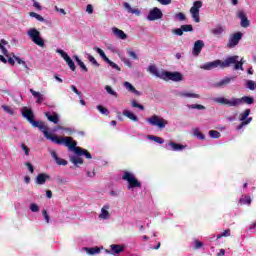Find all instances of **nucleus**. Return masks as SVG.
<instances>
[{"label":"nucleus","mask_w":256,"mask_h":256,"mask_svg":"<svg viewBox=\"0 0 256 256\" xmlns=\"http://www.w3.org/2000/svg\"><path fill=\"white\" fill-rule=\"evenodd\" d=\"M146 121L151 125V127H157L158 129H165V127L169 125V122L159 115H152L147 118Z\"/></svg>","instance_id":"obj_6"},{"label":"nucleus","mask_w":256,"mask_h":256,"mask_svg":"<svg viewBox=\"0 0 256 256\" xmlns=\"http://www.w3.org/2000/svg\"><path fill=\"white\" fill-rule=\"evenodd\" d=\"M30 93L33 95L34 99H36V103L38 105H41V103L45 101V98H43V94H41L40 92L30 89Z\"/></svg>","instance_id":"obj_25"},{"label":"nucleus","mask_w":256,"mask_h":256,"mask_svg":"<svg viewBox=\"0 0 256 256\" xmlns=\"http://www.w3.org/2000/svg\"><path fill=\"white\" fill-rule=\"evenodd\" d=\"M146 19L148 21H159V19H163V12L161 9L154 7L149 11Z\"/></svg>","instance_id":"obj_12"},{"label":"nucleus","mask_w":256,"mask_h":256,"mask_svg":"<svg viewBox=\"0 0 256 256\" xmlns=\"http://www.w3.org/2000/svg\"><path fill=\"white\" fill-rule=\"evenodd\" d=\"M13 59L18 63V65H23L24 68H26L27 71H29V66L27 65V62L13 54Z\"/></svg>","instance_id":"obj_38"},{"label":"nucleus","mask_w":256,"mask_h":256,"mask_svg":"<svg viewBox=\"0 0 256 256\" xmlns=\"http://www.w3.org/2000/svg\"><path fill=\"white\" fill-rule=\"evenodd\" d=\"M179 97H184L186 99H200L201 96L199 94L187 92V91H182L178 93Z\"/></svg>","instance_id":"obj_23"},{"label":"nucleus","mask_w":256,"mask_h":256,"mask_svg":"<svg viewBox=\"0 0 256 256\" xmlns=\"http://www.w3.org/2000/svg\"><path fill=\"white\" fill-rule=\"evenodd\" d=\"M221 237H231V230H230V229L224 230L223 233L218 234V235L216 236V239H221Z\"/></svg>","instance_id":"obj_49"},{"label":"nucleus","mask_w":256,"mask_h":256,"mask_svg":"<svg viewBox=\"0 0 256 256\" xmlns=\"http://www.w3.org/2000/svg\"><path fill=\"white\" fill-rule=\"evenodd\" d=\"M185 147L187 146L182 144H177L173 141H170L164 145V149H166V151H183Z\"/></svg>","instance_id":"obj_14"},{"label":"nucleus","mask_w":256,"mask_h":256,"mask_svg":"<svg viewBox=\"0 0 256 256\" xmlns=\"http://www.w3.org/2000/svg\"><path fill=\"white\" fill-rule=\"evenodd\" d=\"M201 7H203V2L195 1L193 3V6L190 8V13L195 23H199L201 21V18L199 16V9H201Z\"/></svg>","instance_id":"obj_9"},{"label":"nucleus","mask_w":256,"mask_h":256,"mask_svg":"<svg viewBox=\"0 0 256 256\" xmlns=\"http://www.w3.org/2000/svg\"><path fill=\"white\" fill-rule=\"evenodd\" d=\"M131 107H133V109H139L140 111H145V106H143L142 104H139L137 100L131 101Z\"/></svg>","instance_id":"obj_40"},{"label":"nucleus","mask_w":256,"mask_h":256,"mask_svg":"<svg viewBox=\"0 0 256 256\" xmlns=\"http://www.w3.org/2000/svg\"><path fill=\"white\" fill-rule=\"evenodd\" d=\"M86 12L89 13V15H93V5L88 4L86 7Z\"/></svg>","instance_id":"obj_64"},{"label":"nucleus","mask_w":256,"mask_h":256,"mask_svg":"<svg viewBox=\"0 0 256 256\" xmlns=\"http://www.w3.org/2000/svg\"><path fill=\"white\" fill-rule=\"evenodd\" d=\"M32 2H33V7H35L37 11H43V7L41 6V4H39V2H37L36 0H32Z\"/></svg>","instance_id":"obj_57"},{"label":"nucleus","mask_w":256,"mask_h":256,"mask_svg":"<svg viewBox=\"0 0 256 256\" xmlns=\"http://www.w3.org/2000/svg\"><path fill=\"white\" fill-rule=\"evenodd\" d=\"M73 59L76 61L77 65H79V67L82 69V71H84L85 73H87V71H89V69L87 68V66L85 65V63H83V61H81L79 59V56L74 55Z\"/></svg>","instance_id":"obj_32"},{"label":"nucleus","mask_w":256,"mask_h":256,"mask_svg":"<svg viewBox=\"0 0 256 256\" xmlns=\"http://www.w3.org/2000/svg\"><path fill=\"white\" fill-rule=\"evenodd\" d=\"M85 58L89 60V62L94 66V67H99V62L91 55L90 53L85 52Z\"/></svg>","instance_id":"obj_34"},{"label":"nucleus","mask_w":256,"mask_h":256,"mask_svg":"<svg viewBox=\"0 0 256 256\" xmlns=\"http://www.w3.org/2000/svg\"><path fill=\"white\" fill-rule=\"evenodd\" d=\"M110 247L111 248L109 250H106V253L109 255L119 256L125 251V248L119 244H112Z\"/></svg>","instance_id":"obj_15"},{"label":"nucleus","mask_w":256,"mask_h":256,"mask_svg":"<svg viewBox=\"0 0 256 256\" xmlns=\"http://www.w3.org/2000/svg\"><path fill=\"white\" fill-rule=\"evenodd\" d=\"M6 46H7V47H11V46L9 45V42H7V40L2 39V40L0 41V51H1L2 54L5 55V57H9V51L5 48Z\"/></svg>","instance_id":"obj_26"},{"label":"nucleus","mask_w":256,"mask_h":256,"mask_svg":"<svg viewBox=\"0 0 256 256\" xmlns=\"http://www.w3.org/2000/svg\"><path fill=\"white\" fill-rule=\"evenodd\" d=\"M122 179L128 182V189H135V187H141V182L135 178L131 172H124Z\"/></svg>","instance_id":"obj_7"},{"label":"nucleus","mask_w":256,"mask_h":256,"mask_svg":"<svg viewBox=\"0 0 256 256\" xmlns=\"http://www.w3.org/2000/svg\"><path fill=\"white\" fill-rule=\"evenodd\" d=\"M243 39V33L241 32H236L232 34L228 40L227 47L229 49H233L234 47H237L239 45V41Z\"/></svg>","instance_id":"obj_11"},{"label":"nucleus","mask_w":256,"mask_h":256,"mask_svg":"<svg viewBox=\"0 0 256 256\" xmlns=\"http://www.w3.org/2000/svg\"><path fill=\"white\" fill-rule=\"evenodd\" d=\"M29 209L32 211V213H39V205L36 203L30 204Z\"/></svg>","instance_id":"obj_52"},{"label":"nucleus","mask_w":256,"mask_h":256,"mask_svg":"<svg viewBox=\"0 0 256 256\" xmlns=\"http://www.w3.org/2000/svg\"><path fill=\"white\" fill-rule=\"evenodd\" d=\"M122 115L130 119V121H134L135 123L139 121V117H137V115H135V113L131 112L130 110H123Z\"/></svg>","instance_id":"obj_28"},{"label":"nucleus","mask_w":256,"mask_h":256,"mask_svg":"<svg viewBox=\"0 0 256 256\" xmlns=\"http://www.w3.org/2000/svg\"><path fill=\"white\" fill-rule=\"evenodd\" d=\"M172 33L178 37H181L183 36V28L180 26V28L173 29Z\"/></svg>","instance_id":"obj_53"},{"label":"nucleus","mask_w":256,"mask_h":256,"mask_svg":"<svg viewBox=\"0 0 256 256\" xmlns=\"http://www.w3.org/2000/svg\"><path fill=\"white\" fill-rule=\"evenodd\" d=\"M25 165L30 173H35V168L33 167V164H31V162H26Z\"/></svg>","instance_id":"obj_59"},{"label":"nucleus","mask_w":256,"mask_h":256,"mask_svg":"<svg viewBox=\"0 0 256 256\" xmlns=\"http://www.w3.org/2000/svg\"><path fill=\"white\" fill-rule=\"evenodd\" d=\"M2 109H4V111H6V113H9V115H14L15 114L13 109L9 108V106H2Z\"/></svg>","instance_id":"obj_63"},{"label":"nucleus","mask_w":256,"mask_h":256,"mask_svg":"<svg viewBox=\"0 0 256 256\" xmlns=\"http://www.w3.org/2000/svg\"><path fill=\"white\" fill-rule=\"evenodd\" d=\"M147 71L151 75L158 77V79H163V75L165 74V71L159 72V69H157V66L155 64L148 66Z\"/></svg>","instance_id":"obj_17"},{"label":"nucleus","mask_w":256,"mask_h":256,"mask_svg":"<svg viewBox=\"0 0 256 256\" xmlns=\"http://www.w3.org/2000/svg\"><path fill=\"white\" fill-rule=\"evenodd\" d=\"M209 135L212 139H219L221 137V133L217 130H210Z\"/></svg>","instance_id":"obj_46"},{"label":"nucleus","mask_w":256,"mask_h":256,"mask_svg":"<svg viewBox=\"0 0 256 256\" xmlns=\"http://www.w3.org/2000/svg\"><path fill=\"white\" fill-rule=\"evenodd\" d=\"M123 7L126 9L127 13H131V15H136L137 17L141 15V10H139V8L131 7V4H129V2H124Z\"/></svg>","instance_id":"obj_18"},{"label":"nucleus","mask_w":256,"mask_h":256,"mask_svg":"<svg viewBox=\"0 0 256 256\" xmlns=\"http://www.w3.org/2000/svg\"><path fill=\"white\" fill-rule=\"evenodd\" d=\"M187 109H197L198 111H205V106L201 104H187Z\"/></svg>","instance_id":"obj_37"},{"label":"nucleus","mask_w":256,"mask_h":256,"mask_svg":"<svg viewBox=\"0 0 256 256\" xmlns=\"http://www.w3.org/2000/svg\"><path fill=\"white\" fill-rule=\"evenodd\" d=\"M47 179H51V176L45 173H40L36 177V184L37 185H45L47 183Z\"/></svg>","instance_id":"obj_21"},{"label":"nucleus","mask_w":256,"mask_h":256,"mask_svg":"<svg viewBox=\"0 0 256 256\" xmlns=\"http://www.w3.org/2000/svg\"><path fill=\"white\" fill-rule=\"evenodd\" d=\"M201 247H203V242H201L199 240H195L194 241V249H201Z\"/></svg>","instance_id":"obj_62"},{"label":"nucleus","mask_w":256,"mask_h":256,"mask_svg":"<svg viewBox=\"0 0 256 256\" xmlns=\"http://www.w3.org/2000/svg\"><path fill=\"white\" fill-rule=\"evenodd\" d=\"M71 163L75 165V167H78L79 165H83V158H81L79 155L71 156L70 157Z\"/></svg>","instance_id":"obj_31"},{"label":"nucleus","mask_w":256,"mask_h":256,"mask_svg":"<svg viewBox=\"0 0 256 256\" xmlns=\"http://www.w3.org/2000/svg\"><path fill=\"white\" fill-rule=\"evenodd\" d=\"M123 86L130 93H134V95H141V92H139V90L135 89V86L133 84H131L130 82H124Z\"/></svg>","instance_id":"obj_30"},{"label":"nucleus","mask_w":256,"mask_h":256,"mask_svg":"<svg viewBox=\"0 0 256 256\" xmlns=\"http://www.w3.org/2000/svg\"><path fill=\"white\" fill-rule=\"evenodd\" d=\"M94 51H96V53H98V55H100V57H102V59H104V61H106V63H108V65H110L112 69H116V71H121V67H119V65L107 58V55L105 54L103 49L99 47H94Z\"/></svg>","instance_id":"obj_10"},{"label":"nucleus","mask_w":256,"mask_h":256,"mask_svg":"<svg viewBox=\"0 0 256 256\" xmlns=\"http://www.w3.org/2000/svg\"><path fill=\"white\" fill-rule=\"evenodd\" d=\"M246 89H249L250 91H255L256 89V83L253 80H246Z\"/></svg>","instance_id":"obj_41"},{"label":"nucleus","mask_w":256,"mask_h":256,"mask_svg":"<svg viewBox=\"0 0 256 256\" xmlns=\"http://www.w3.org/2000/svg\"><path fill=\"white\" fill-rule=\"evenodd\" d=\"M21 148H22V150L24 151L25 155H26L27 157H29V152L31 151V150L29 149V147H27V145H25V144H21Z\"/></svg>","instance_id":"obj_61"},{"label":"nucleus","mask_w":256,"mask_h":256,"mask_svg":"<svg viewBox=\"0 0 256 256\" xmlns=\"http://www.w3.org/2000/svg\"><path fill=\"white\" fill-rule=\"evenodd\" d=\"M249 115H251V109H246L244 112L240 113L239 121L245 122L249 119Z\"/></svg>","instance_id":"obj_36"},{"label":"nucleus","mask_w":256,"mask_h":256,"mask_svg":"<svg viewBox=\"0 0 256 256\" xmlns=\"http://www.w3.org/2000/svg\"><path fill=\"white\" fill-rule=\"evenodd\" d=\"M70 87H71L72 91H73L76 95H78V97H79L80 99L83 97V94L77 89V87H76L75 85H71Z\"/></svg>","instance_id":"obj_54"},{"label":"nucleus","mask_w":256,"mask_h":256,"mask_svg":"<svg viewBox=\"0 0 256 256\" xmlns=\"http://www.w3.org/2000/svg\"><path fill=\"white\" fill-rule=\"evenodd\" d=\"M50 155L56 161L57 165H63V166L67 165V160L63 158H59V156L57 155V152L51 151Z\"/></svg>","instance_id":"obj_27"},{"label":"nucleus","mask_w":256,"mask_h":256,"mask_svg":"<svg viewBox=\"0 0 256 256\" xmlns=\"http://www.w3.org/2000/svg\"><path fill=\"white\" fill-rule=\"evenodd\" d=\"M105 91L108 93V95H112V97H118L117 92L109 85L105 86Z\"/></svg>","instance_id":"obj_42"},{"label":"nucleus","mask_w":256,"mask_h":256,"mask_svg":"<svg viewBox=\"0 0 256 256\" xmlns=\"http://www.w3.org/2000/svg\"><path fill=\"white\" fill-rule=\"evenodd\" d=\"M162 77L163 81H174L175 83H179V81L183 79V74L180 72L164 71V75Z\"/></svg>","instance_id":"obj_8"},{"label":"nucleus","mask_w":256,"mask_h":256,"mask_svg":"<svg viewBox=\"0 0 256 256\" xmlns=\"http://www.w3.org/2000/svg\"><path fill=\"white\" fill-rule=\"evenodd\" d=\"M225 29L222 28V26H217L216 28L211 30L212 35H221Z\"/></svg>","instance_id":"obj_43"},{"label":"nucleus","mask_w":256,"mask_h":256,"mask_svg":"<svg viewBox=\"0 0 256 256\" xmlns=\"http://www.w3.org/2000/svg\"><path fill=\"white\" fill-rule=\"evenodd\" d=\"M20 113L24 119H26L32 127H36L43 133L44 137L47 138L49 141H55L57 139V136L51 135L49 133V127L45 125V122L43 121H36L35 120V113L33 112V109L24 106L21 108Z\"/></svg>","instance_id":"obj_2"},{"label":"nucleus","mask_w":256,"mask_h":256,"mask_svg":"<svg viewBox=\"0 0 256 256\" xmlns=\"http://www.w3.org/2000/svg\"><path fill=\"white\" fill-rule=\"evenodd\" d=\"M56 143V145H65V147H68L70 151H73L75 155H78V157H85L86 159H93V156L89 151L77 147V142L73 140L72 137H59L56 136V139L52 142Z\"/></svg>","instance_id":"obj_3"},{"label":"nucleus","mask_w":256,"mask_h":256,"mask_svg":"<svg viewBox=\"0 0 256 256\" xmlns=\"http://www.w3.org/2000/svg\"><path fill=\"white\" fill-rule=\"evenodd\" d=\"M243 59L239 61V56H228L226 59L223 60H214L212 62H207L205 64H202L200 66V69H203L204 71H212V69H217L219 67L220 69H227V67H231L234 65V71H243Z\"/></svg>","instance_id":"obj_1"},{"label":"nucleus","mask_w":256,"mask_h":256,"mask_svg":"<svg viewBox=\"0 0 256 256\" xmlns=\"http://www.w3.org/2000/svg\"><path fill=\"white\" fill-rule=\"evenodd\" d=\"M181 27H182L183 33H189L193 31V26L191 24H185V25H182Z\"/></svg>","instance_id":"obj_50"},{"label":"nucleus","mask_w":256,"mask_h":256,"mask_svg":"<svg viewBox=\"0 0 256 256\" xmlns=\"http://www.w3.org/2000/svg\"><path fill=\"white\" fill-rule=\"evenodd\" d=\"M42 215H43L46 223H50L51 219L49 217V214L47 213V210H42Z\"/></svg>","instance_id":"obj_60"},{"label":"nucleus","mask_w":256,"mask_h":256,"mask_svg":"<svg viewBox=\"0 0 256 256\" xmlns=\"http://www.w3.org/2000/svg\"><path fill=\"white\" fill-rule=\"evenodd\" d=\"M84 251L88 253V255H97L101 253V248L92 247V248H84Z\"/></svg>","instance_id":"obj_35"},{"label":"nucleus","mask_w":256,"mask_h":256,"mask_svg":"<svg viewBox=\"0 0 256 256\" xmlns=\"http://www.w3.org/2000/svg\"><path fill=\"white\" fill-rule=\"evenodd\" d=\"M127 55H129V57H131L132 59H139V57L137 56V53H135V51L133 50H127Z\"/></svg>","instance_id":"obj_55"},{"label":"nucleus","mask_w":256,"mask_h":256,"mask_svg":"<svg viewBox=\"0 0 256 256\" xmlns=\"http://www.w3.org/2000/svg\"><path fill=\"white\" fill-rule=\"evenodd\" d=\"M203 47H205V42H203V40H197L194 43L192 55H194V57H199V55H201V51H203Z\"/></svg>","instance_id":"obj_16"},{"label":"nucleus","mask_w":256,"mask_h":256,"mask_svg":"<svg viewBox=\"0 0 256 256\" xmlns=\"http://www.w3.org/2000/svg\"><path fill=\"white\" fill-rule=\"evenodd\" d=\"M29 39L38 47H45V40L41 37V32L37 28H30L27 31Z\"/></svg>","instance_id":"obj_5"},{"label":"nucleus","mask_w":256,"mask_h":256,"mask_svg":"<svg viewBox=\"0 0 256 256\" xmlns=\"http://www.w3.org/2000/svg\"><path fill=\"white\" fill-rule=\"evenodd\" d=\"M186 19L187 17H185V14H183V12H179L174 15L175 21H185Z\"/></svg>","instance_id":"obj_45"},{"label":"nucleus","mask_w":256,"mask_h":256,"mask_svg":"<svg viewBox=\"0 0 256 256\" xmlns=\"http://www.w3.org/2000/svg\"><path fill=\"white\" fill-rule=\"evenodd\" d=\"M238 18L241 20L240 22L241 27H244L246 29L247 27H249V25H251V23L249 22V19H247V15L245 14V12L243 11L238 12Z\"/></svg>","instance_id":"obj_19"},{"label":"nucleus","mask_w":256,"mask_h":256,"mask_svg":"<svg viewBox=\"0 0 256 256\" xmlns=\"http://www.w3.org/2000/svg\"><path fill=\"white\" fill-rule=\"evenodd\" d=\"M214 103H219L220 105H226V107H239L246 103V105H253L255 103V98L250 96H243L242 98L232 97L227 99L225 97H217L213 99Z\"/></svg>","instance_id":"obj_4"},{"label":"nucleus","mask_w":256,"mask_h":256,"mask_svg":"<svg viewBox=\"0 0 256 256\" xmlns=\"http://www.w3.org/2000/svg\"><path fill=\"white\" fill-rule=\"evenodd\" d=\"M96 173H95V169L91 170V171H86V177H88L89 179H93L95 177Z\"/></svg>","instance_id":"obj_58"},{"label":"nucleus","mask_w":256,"mask_h":256,"mask_svg":"<svg viewBox=\"0 0 256 256\" xmlns=\"http://www.w3.org/2000/svg\"><path fill=\"white\" fill-rule=\"evenodd\" d=\"M56 53H58L59 55H61V57L64 59V61L67 63L68 67L71 69V71H75L76 66H75V62H73V60L71 59V57L69 56V54H67V52H65V50L63 49H57Z\"/></svg>","instance_id":"obj_13"},{"label":"nucleus","mask_w":256,"mask_h":256,"mask_svg":"<svg viewBox=\"0 0 256 256\" xmlns=\"http://www.w3.org/2000/svg\"><path fill=\"white\" fill-rule=\"evenodd\" d=\"M45 117H47L48 121H51V123H54L55 125L59 123V115L55 112H46Z\"/></svg>","instance_id":"obj_24"},{"label":"nucleus","mask_w":256,"mask_h":256,"mask_svg":"<svg viewBox=\"0 0 256 256\" xmlns=\"http://www.w3.org/2000/svg\"><path fill=\"white\" fill-rule=\"evenodd\" d=\"M111 206H109V204H105L102 209L101 212L99 214V218L100 219H109V217H111V215L109 214V209Z\"/></svg>","instance_id":"obj_22"},{"label":"nucleus","mask_w":256,"mask_h":256,"mask_svg":"<svg viewBox=\"0 0 256 256\" xmlns=\"http://www.w3.org/2000/svg\"><path fill=\"white\" fill-rule=\"evenodd\" d=\"M120 59H121L122 63H124V65H126V67H129L130 69L133 67V62H131V60L129 58L121 57Z\"/></svg>","instance_id":"obj_48"},{"label":"nucleus","mask_w":256,"mask_h":256,"mask_svg":"<svg viewBox=\"0 0 256 256\" xmlns=\"http://www.w3.org/2000/svg\"><path fill=\"white\" fill-rule=\"evenodd\" d=\"M251 121H253V117H249L247 120H245L240 125H238L236 128L237 131H241V129H243V127H245V125H249V123H251Z\"/></svg>","instance_id":"obj_44"},{"label":"nucleus","mask_w":256,"mask_h":256,"mask_svg":"<svg viewBox=\"0 0 256 256\" xmlns=\"http://www.w3.org/2000/svg\"><path fill=\"white\" fill-rule=\"evenodd\" d=\"M96 109H98L102 115H109V110L102 105L96 106Z\"/></svg>","instance_id":"obj_51"},{"label":"nucleus","mask_w":256,"mask_h":256,"mask_svg":"<svg viewBox=\"0 0 256 256\" xmlns=\"http://www.w3.org/2000/svg\"><path fill=\"white\" fill-rule=\"evenodd\" d=\"M195 137H198V139L203 140L205 139V135H203L201 132H199V129L194 130Z\"/></svg>","instance_id":"obj_56"},{"label":"nucleus","mask_w":256,"mask_h":256,"mask_svg":"<svg viewBox=\"0 0 256 256\" xmlns=\"http://www.w3.org/2000/svg\"><path fill=\"white\" fill-rule=\"evenodd\" d=\"M239 203H241V205H251V196H242L239 200Z\"/></svg>","instance_id":"obj_39"},{"label":"nucleus","mask_w":256,"mask_h":256,"mask_svg":"<svg viewBox=\"0 0 256 256\" xmlns=\"http://www.w3.org/2000/svg\"><path fill=\"white\" fill-rule=\"evenodd\" d=\"M147 139H149L150 141H154L155 143H158L159 145H163V143H165V139H163L159 136H155V135H148Z\"/></svg>","instance_id":"obj_33"},{"label":"nucleus","mask_w":256,"mask_h":256,"mask_svg":"<svg viewBox=\"0 0 256 256\" xmlns=\"http://www.w3.org/2000/svg\"><path fill=\"white\" fill-rule=\"evenodd\" d=\"M112 32L113 34L118 38V39H122V40H125L127 39V34H125L123 32V30L117 28V27H113L112 28Z\"/></svg>","instance_id":"obj_29"},{"label":"nucleus","mask_w":256,"mask_h":256,"mask_svg":"<svg viewBox=\"0 0 256 256\" xmlns=\"http://www.w3.org/2000/svg\"><path fill=\"white\" fill-rule=\"evenodd\" d=\"M29 15H30V17L37 19V21H40L41 23H43V21H45V18H43V16H41L35 12H30Z\"/></svg>","instance_id":"obj_47"},{"label":"nucleus","mask_w":256,"mask_h":256,"mask_svg":"<svg viewBox=\"0 0 256 256\" xmlns=\"http://www.w3.org/2000/svg\"><path fill=\"white\" fill-rule=\"evenodd\" d=\"M235 79H237L235 76H226L219 82L215 83L214 87H224V85H229V83H231V81H235Z\"/></svg>","instance_id":"obj_20"}]
</instances>
